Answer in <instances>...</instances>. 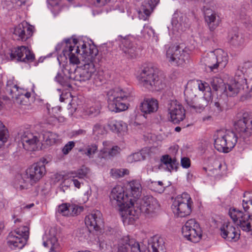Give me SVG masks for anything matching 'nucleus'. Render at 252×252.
Here are the masks:
<instances>
[{"label": "nucleus", "instance_id": "c9c22d12", "mask_svg": "<svg viewBox=\"0 0 252 252\" xmlns=\"http://www.w3.org/2000/svg\"><path fill=\"white\" fill-rule=\"evenodd\" d=\"M151 245L150 252H165L164 242L161 238H154Z\"/></svg>", "mask_w": 252, "mask_h": 252}, {"label": "nucleus", "instance_id": "680f3d73", "mask_svg": "<svg viewBox=\"0 0 252 252\" xmlns=\"http://www.w3.org/2000/svg\"><path fill=\"white\" fill-rule=\"evenodd\" d=\"M71 181L73 182L74 186L78 189L80 188L81 185L82 184V183L80 181H78L77 179H76L75 178H71Z\"/></svg>", "mask_w": 252, "mask_h": 252}, {"label": "nucleus", "instance_id": "f03ea898", "mask_svg": "<svg viewBox=\"0 0 252 252\" xmlns=\"http://www.w3.org/2000/svg\"><path fill=\"white\" fill-rule=\"evenodd\" d=\"M236 133L227 130H217L214 135V146L219 152L228 153L236 145L238 137L246 141L252 135V116L248 113L234 124Z\"/></svg>", "mask_w": 252, "mask_h": 252}, {"label": "nucleus", "instance_id": "de8ad7c7", "mask_svg": "<svg viewBox=\"0 0 252 252\" xmlns=\"http://www.w3.org/2000/svg\"><path fill=\"white\" fill-rule=\"evenodd\" d=\"M241 68L247 69V78L252 79V62H248L241 64Z\"/></svg>", "mask_w": 252, "mask_h": 252}, {"label": "nucleus", "instance_id": "58836bf2", "mask_svg": "<svg viewBox=\"0 0 252 252\" xmlns=\"http://www.w3.org/2000/svg\"><path fill=\"white\" fill-rule=\"evenodd\" d=\"M161 162L166 165L169 171H171L176 168L177 160L175 158H171L168 155H165L161 158Z\"/></svg>", "mask_w": 252, "mask_h": 252}, {"label": "nucleus", "instance_id": "ea45409f", "mask_svg": "<svg viewBox=\"0 0 252 252\" xmlns=\"http://www.w3.org/2000/svg\"><path fill=\"white\" fill-rule=\"evenodd\" d=\"M247 69L241 68V64L238 66L236 71L235 76L237 79V81L242 84H246L247 83Z\"/></svg>", "mask_w": 252, "mask_h": 252}, {"label": "nucleus", "instance_id": "09e8293b", "mask_svg": "<svg viewBox=\"0 0 252 252\" xmlns=\"http://www.w3.org/2000/svg\"><path fill=\"white\" fill-rule=\"evenodd\" d=\"M151 187L152 188V189L155 191L160 193L163 192L165 189L163 183L161 181L152 183Z\"/></svg>", "mask_w": 252, "mask_h": 252}, {"label": "nucleus", "instance_id": "cd10ccee", "mask_svg": "<svg viewBox=\"0 0 252 252\" xmlns=\"http://www.w3.org/2000/svg\"><path fill=\"white\" fill-rule=\"evenodd\" d=\"M158 101L154 98H146L141 103L140 110L144 114H151L157 111Z\"/></svg>", "mask_w": 252, "mask_h": 252}, {"label": "nucleus", "instance_id": "2f4dec72", "mask_svg": "<svg viewBox=\"0 0 252 252\" xmlns=\"http://www.w3.org/2000/svg\"><path fill=\"white\" fill-rule=\"evenodd\" d=\"M215 56L216 57V64L217 69H223L227 64L228 62V56L226 52L223 50L218 49L214 51Z\"/></svg>", "mask_w": 252, "mask_h": 252}, {"label": "nucleus", "instance_id": "393cba45", "mask_svg": "<svg viewBox=\"0 0 252 252\" xmlns=\"http://www.w3.org/2000/svg\"><path fill=\"white\" fill-rule=\"evenodd\" d=\"M224 85V92L228 96H233L237 94L241 89H244L245 87L248 88L247 84H242L237 81L236 76L233 81Z\"/></svg>", "mask_w": 252, "mask_h": 252}, {"label": "nucleus", "instance_id": "a19ab883", "mask_svg": "<svg viewBox=\"0 0 252 252\" xmlns=\"http://www.w3.org/2000/svg\"><path fill=\"white\" fill-rule=\"evenodd\" d=\"M230 42L235 46L240 47L244 45L245 39L242 33L236 32L231 37Z\"/></svg>", "mask_w": 252, "mask_h": 252}, {"label": "nucleus", "instance_id": "7c9ffc66", "mask_svg": "<svg viewBox=\"0 0 252 252\" xmlns=\"http://www.w3.org/2000/svg\"><path fill=\"white\" fill-rule=\"evenodd\" d=\"M214 51L210 52L204 55L201 60V63L205 66L208 67L212 71H215L217 70V65L216 64Z\"/></svg>", "mask_w": 252, "mask_h": 252}, {"label": "nucleus", "instance_id": "72a5a7b5", "mask_svg": "<svg viewBox=\"0 0 252 252\" xmlns=\"http://www.w3.org/2000/svg\"><path fill=\"white\" fill-rule=\"evenodd\" d=\"M89 173L90 169L85 166H82L76 170L68 172L67 176L69 178H78L79 179H83L87 178Z\"/></svg>", "mask_w": 252, "mask_h": 252}, {"label": "nucleus", "instance_id": "39448f33", "mask_svg": "<svg viewBox=\"0 0 252 252\" xmlns=\"http://www.w3.org/2000/svg\"><path fill=\"white\" fill-rule=\"evenodd\" d=\"M199 91L204 92L203 96L198 100L192 89L187 88L184 91L185 101L187 105L195 111L202 110L212 100V92L209 85L201 80L197 81Z\"/></svg>", "mask_w": 252, "mask_h": 252}, {"label": "nucleus", "instance_id": "bb28decb", "mask_svg": "<svg viewBox=\"0 0 252 252\" xmlns=\"http://www.w3.org/2000/svg\"><path fill=\"white\" fill-rule=\"evenodd\" d=\"M107 125L112 132L117 134L124 135L127 131V124L121 120L111 119L108 121Z\"/></svg>", "mask_w": 252, "mask_h": 252}, {"label": "nucleus", "instance_id": "7ed1b4c3", "mask_svg": "<svg viewBox=\"0 0 252 252\" xmlns=\"http://www.w3.org/2000/svg\"><path fill=\"white\" fill-rule=\"evenodd\" d=\"M110 199L113 206L120 208L123 222L133 223L138 218V212L132 208L134 199L132 197L127 195L123 187L116 186L112 189Z\"/></svg>", "mask_w": 252, "mask_h": 252}, {"label": "nucleus", "instance_id": "864d4df0", "mask_svg": "<svg viewBox=\"0 0 252 252\" xmlns=\"http://www.w3.org/2000/svg\"><path fill=\"white\" fill-rule=\"evenodd\" d=\"M75 146V143L73 141H69L63 148L62 151L64 155H67L69 152Z\"/></svg>", "mask_w": 252, "mask_h": 252}, {"label": "nucleus", "instance_id": "6e6d98bb", "mask_svg": "<svg viewBox=\"0 0 252 252\" xmlns=\"http://www.w3.org/2000/svg\"><path fill=\"white\" fill-rule=\"evenodd\" d=\"M10 59V53H6L4 50L0 51V62L1 63H3L9 60Z\"/></svg>", "mask_w": 252, "mask_h": 252}, {"label": "nucleus", "instance_id": "6e6552de", "mask_svg": "<svg viewBox=\"0 0 252 252\" xmlns=\"http://www.w3.org/2000/svg\"><path fill=\"white\" fill-rule=\"evenodd\" d=\"M5 90L6 94L11 96L14 103L17 107L23 108V106H28L30 104L31 93L19 88L12 81L8 80L7 82Z\"/></svg>", "mask_w": 252, "mask_h": 252}, {"label": "nucleus", "instance_id": "4d7b16f0", "mask_svg": "<svg viewBox=\"0 0 252 252\" xmlns=\"http://www.w3.org/2000/svg\"><path fill=\"white\" fill-rule=\"evenodd\" d=\"M252 205V199L251 198H246L243 200V207L245 211H248L249 208V205Z\"/></svg>", "mask_w": 252, "mask_h": 252}, {"label": "nucleus", "instance_id": "4be33fe9", "mask_svg": "<svg viewBox=\"0 0 252 252\" xmlns=\"http://www.w3.org/2000/svg\"><path fill=\"white\" fill-rule=\"evenodd\" d=\"M85 222L90 231L97 230L102 223L101 213L98 210L93 211L86 217Z\"/></svg>", "mask_w": 252, "mask_h": 252}, {"label": "nucleus", "instance_id": "f257e3e1", "mask_svg": "<svg viewBox=\"0 0 252 252\" xmlns=\"http://www.w3.org/2000/svg\"><path fill=\"white\" fill-rule=\"evenodd\" d=\"M64 41L63 56L68 58L72 64H78L81 61L84 63L72 71L73 80L80 82L89 80L96 72L94 65L98 61V51L96 47L91 41L81 39L68 38Z\"/></svg>", "mask_w": 252, "mask_h": 252}, {"label": "nucleus", "instance_id": "2eb2a0df", "mask_svg": "<svg viewBox=\"0 0 252 252\" xmlns=\"http://www.w3.org/2000/svg\"><path fill=\"white\" fill-rule=\"evenodd\" d=\"M23 148L27 151H35L41 149V143L37 134H34L30 130L21 132L19 134Z\"/></svg>", "mask_w": 252, "mask_h": 252}, {"label": "nucleus", "instance_id": "412c9836", "mask_svg": "<svg viewBox=\"0 0 252 252\" xmlns=\"http://www.w3.org/2000/svg\"><path fill=\"white\" fill-rule=\"evenodd\" d=\"M33 32V27L23 22L15 28L13 34L17 40L26 41L32 35Z\"/></svg>", "mask_w": 252, "mask_h": 252}, {"label": "nucleus", "instance_id": "5701e85b", "mask_svg": "<svg viewBox=\"0 0 252 252\" xmlns=\"http://www.w3.org/2000/svg\"><path fill=\"white\" fill-rule=\"evenodd\" d=\"M117 40L120 42V47L126 56L131 58H134L137 56L136 47L128 38L119 35Z\"/></svg>", "mask_w": 252, "mask_h": 252}, {"label": "nucleus", "instance_id": "9d476101", "mask_svg": "<svg viewBox=\"0 0 252 252\" xmlns=\"http://www.w3.org/2000/svg\"><path fill=\"white\" fill-rule=\"evenodd\" d=\"M192 201L189 195L183 193L178 195L174 200L171 208L175 215L179 217H185L191 212Z\"/></svg>", "mask_w": 252, "mask_h": 252}, {"label": "nucleus", "instance_id": "e433bc0d", "mask_svg": "<svg viewBox=\"0 0 252 252\" xmlns=\"http://www.w3.org/2000/svg\"><path fill=\"white\" fill-rule=\"evenodd\" d=\"M158 1L159 0H144L141 8L140 12H143L146 16H149Z\"/></svg>", "mask_w": 252, "mask_h": 252}, {"label": "nucleus", "instance_id": "f8f14e48", "mask_svg": "<svg viewBox=\"0 0 252 252\" xmlns=\"http://www.w3.org/2000/svg\"><path fill=\"white\" fill-rule=\"evenodd\" d=\"M182 231L184 237L193 243L199 242L202 237L201 228L194 219L188 220L182 227Z\"/></svg>", "mask_w": 252, "mask_h": 252}, {"label": "nucleus", "instance_id": "aec40b11", "mask_svg": "<svg viewBox=\"0 0 252 252\" xmlns=\"http://www.w3.org/2000/svg\"><path fill=\"white\" fill-rule=\"evenodd\" d=\"M205 22L210 31L215 30L221 23L220 18L216 11L213 10L210 7L203 6Z\"/></svg>", "mask_w": 252, "mask_h": 252}, {"label": "nucleus", "instance_id": "37998d69", "mask_svg": "<svg viewBox=\"0 0 252 252\" xmlns=\"http://www.w3.org/2000/svg\"><path fill=\"white\" fill-rule=\"evenodd\" d=\"M8 131L3 124L0 121V148L7 141Z\"/></svg>", "mask_w": 252, "mask_h": 252}, {"label": "nucleus", "instance_id": "ddd939ff", "mask_svg": "<svg viewBox=\"0 0 252 252\" xmlns=\"http://www.w3.org/2000/svg\"><path fill=\"white\" fill-rule=\"evenodd\" d=\"M187 57L188 54L179 46H170L166 52V61L172 65H182Z\"/></svg>", "mask_w": 252, "mask_h": 252}, {"label": "nucleus", "instance_id": "603ef678", "mask_svg": "<svg viewBox=\"0 0 252 252\" xmlns=\"http://www.w3.org/2000/svg\"><path fill=\"white\" fill-rule=\"evenodd\" d=\"M97 150V146L96 144L89 145L86 148L85 154L89 158H92L93 156Z\"/></svg>", "mask_w": 252, "mask_h": 252}, {"label": "nucleus", "instance_id": "1a4fd4ad", "mask_svg": "<svg viewBox=\"0 0 252 252\" xmlns=\"http://www.w3.org/2000/svg\"><path fill=\"white\" fill-rule=\"evenodd\" d=\"M30 228L20 226L11 232L7 238V244L12 249H21L27 244L29 238Z\"/></svg>", "mask_w": 252, "mask_h": 252}, {"label": "nucleus", "instance_id": "6ab92c4d", "mask_svg": "<svg viewBox=\"0 0 252 252\" xmlns=\"http://www.w3.org/2000/svg\"><path fill=\"white\" fill-rule=\"evenodd\" d=\"M129 249L131 252H144V248L141 247L135 239L129 236H124L119 241L118 252H127Z\"/></svg>", "mask_w": 252, "mask_h": 252}, {"label": "nucleus", "instance_id": "4468645a", "mask_svg": "<svg viewBox=\"0 0 252 252\" xmlns=\"http://www.w3.org/2000/svg\"><path fill=\"white\" fill-rule=\"evenodd\" d=\"M140 211L148 217H152L158 211L159 205L156 199L152 196H144L136 203Z\"/></svg>", "mask_w": 252, "mask_h": 252}, {"label": "nucleus", "instance_id": "a18cd8bd", "mask_svg": "<svg viewBox=\"0 0 252 252\" xmlns=\"http://www.w3.org/2000/svg\"><path fill=\"white\" fill-rule=\"evenodd\" d=\"M100 106L99 104H95L86 110V113L89 116H95L100 113Z\"/></svg>", "mask_w": 252, "mask_h": 252}, {"label": "nucleus", "instance_id": "13d9d810", "mask_svg": "<svg viewBox=\"0 0 252 252\" xmlns=\"http://www.w3.org/2000/svg\"><path fill=\"white\" fill-rule=\"evenodd\" d=\"M181 163L183 167L188 168L190 165V159L188 158H183L181 159Z\"/></svg>", "mask_w": 252, "mask_h": 252}, {"label": "nucleus", "instance_id": "c756f323", "mask_svg": "<svg viewBox=\"0 0 252 252\" xmlns=\"http://www.w3.org/2000/svg\"><path fill=\"white\" fill-rule=\"evenodd\" d=\"M226 165L224 163H220L218 168L210 169L208 172L206 167H203V170L209 176H213L216 179H220L226 175Z\"/></svg>", "mask_w": 252, "mask_h": 252}, {"label": "nucleus", "instance_id": "a878e982", "mask_svg": "<svg viewBox=\"0 0 252 252\" xmlns=\"http://www.w3.org/2000/svg\"><path fill=\"white\" fill-rule=\"evenodd\" d=\"M59 136L56 133L49 131H44L39 136L41 143V149L55 144L58 140Z\"/></svg>", "mask_w": 252, "mask_h": 252}, {"label": "nucleus", "instance_id": "e2e57ef3", "mask_svg": "<svg viewBox=\"0 0 252 252\" xmlns=\"http://www.w3.org/2000/svg\"><path fill=\"white\" fill-rule=\"evenodd\" d=\"M92 2L96 5H103L106 2L107 0H91Z\"/></svg>", "mask_w": 252, "mask_h": 252}, {"label": "nucleus", "instance_id": "bf43d9fd", "mask_svg": "<svg viewBox=\"0 0 252 252\" xmlns=\"http://www.w3.org/2000/svg\"><path fill=\"white\" fill-rule=\"evenodd\" d=\"M48 3L52 7H55L61 4L62 0H47Z\"/></svg>", "mask_w": 252, "mask_h": 252}, {"label": "nucleus", "instance_id": "a211bd4d", "mask_svg": "<svg viewBox=\"0 0 252 252\" xmlns=\"http://www.w3.org/2000/svg\"><path fill=\"white\" fill-rule=\"evenodd\" d=\"M35 59L34 54L28 47L21 46L15 48L10 53V60L16 59L18 61L31 63Z\"/></svg>", "mask_w": 252, "mask_h": 252}, {"label": "nucleus", "instance_id": "f3484780", "mask_svg": "<svg viewBox=\"0 0 252 252\" xmlns=\"http://www.w3.org/2000/svg\"><path fill=\"white\" fill-rule=\"evenodd\" d=\"M168 114L170 121L178 124L185 117V110L183 106L176 100L171 101L168 104Z\"/></svg>", "mask_w": 252, "mask_h": 252}, {"label": "nucleus", "instance_id": "b1692460", "mask_svg": "<svg viewBox=\"0 0 252 252\" xmlns=\"http://www.w3.org/2000/svg\"><path fill=\"white\" fill-rule=\"evenodd\" d=\"M103 148L100 151L98 157L100 158H108L117 156L121 149L118 146H113L109 141L103 142Z\"/></svg>", "mask_w": 252, "mask_h": 252}, {"label": "nucleus", "instance_id": "423d86ee", "mask_svg": "<svg viewBox=\"0 0 252 252\" xmlns=\"http://www.w3.org/2000/svg\"><path fill=\"white\" fill-rule=\"evenodd\" d=\"M137 79L141 87L149 91H159L165 86L155 68L150 66L144 67L139 73Z\"/></svg>", "mask_w": 252, "mask_h": 252}, {"label": "nucleus", "instance_id": "69168bd1", "mask_svg": "<svg viewBox=\"0 0 252 252\" xmlns=\"http://www.w3.org/2000/svg\"><path fill=\"white\" fill-rule=\"evenodd\" d=\"M27 0H12L13 2H15L18 6H21L22 5L25 4Z\"/></svg>", "mask_w": 252, "mask_h": 252}, {"label": "nucleus", "instance_id": "c85d7f7f", "mask_svg": "<svg viewBox=\"0 0 252 252\" xmlns=\"http://www.w3.org/2000/svg\"><path fill=\"white\" fill-rule=\"evenodd\" d=\"M71 68H68L67 66L63 70V76H62L60 74H58L55 77V80L62 86L66 87H70V80H73V78L72 77L73 72L71 70Z\"/></svg>", "mask_w": 252, "mask_h": 252}, {"label": "nucleus", "instance_id": "f704fd0d", "mask_svg": "<svg viewBox=\"0 0 252 252\" xmlns=\"http://www.w3.org/2000/svg\"><path fill=\"white\" fill-rule=\"evenodd\" d=\"M129 188L131 194V197L134 199V203L136 201V199L140 195L142 190L141 185L140 182L137 180H133L128 183Z\"/></svg>", "mask_w": 252, "mask_h": 252}, {"label": "nucleus", "instance_id": "c03bdc74", "mask_svg": "<svg viewBox=\"0 0 252 252\" xmlns=\"http://www.w3.org/2000/svg\"><path fill=\"white\" fill-rule=\"evenodd\" d=\"M110 174L113 178L117 179L128 174L129 171L126 169H112Z\"/></svg>", "mask_w": 252, "mask_h": 252}, {"label": "nucleus", "instance_id": "774afa93", "mask_svg": "<svg viewBox=\"0 0 252 252\" xmlns=\"http://www.w3.org/2000/svg\"><path fill=\"white\" fill-rule=\"evenodd\" d=\"M34 205V204L33 203H31L30 204L24 206L22 208L23 209H30L31 208H32V207H33Z\"/></svg>", "mask_w": 252, "mask_h": 252}, {"label": "nucleus", "instance_id": "338daca9", "mask_svg": "<svg viewBox=\"0 0 252 252\" xmlns=\"http://www.w3.org/2000/svg\"><path fill=\"white\" fill-rule=\"evenodd\" d=\"M170 151L172 153L173 155H176L178 151V146L177 145L173 146L170 148Z\"/></svg>", "mask_w": 252, "mask_h": 252}, {"label": "nucleus", "instance_id": "4c0bfd02", "mask_svg": "<svg viewBox=\"0 0 252 252\" xmlns=\"http://www.w3.org/2000/svg\"><path fill=\"white\" fill-rule=\"evenodd\" d=\"M186 22V17L181 15L179 16L178 13H174L173 15L172 24L175 29H177L178 31H183L184 29L183 26H185L184 22Z\"/></svg>", "mask_w": 252, "mask_h": 252}, {"label": "nucleus", "instance_id": "3c124183", "mask_svg": "<svg viewBox=\"0 0 252 252\" xmlns=\"http://www.w3.org/2000/svg\"><path fill=\"white\" fill-rule=\"evenodd\" d=\"M69 211L70 214V216H73L80 213L83 211V207H79L75 204H70Z\"/></svg>", "mask_w": 252, "mask_h": 252}, {"label": "nucleus", "instance_id": "20e7f679", "mask_svg": "<svg viewBox=\"0 0 252 252\" xmlns=\"http://www.w3.org/2000/svg\"><path fill=\"white\" fill-rule=\"evenodd\" d=\"M46 159L43 160L42 163L37 162L28 168L23 173L16 176L13 186L19 190L28 189L38 183L46 174V170L44 163Z\"/></svg>", "mask_w": 252, "mask_h": 252}, {"label": "nucleus", "instance_id": "dca6fc26", "mask_svg": "<svg viewBox=\"0 0 252 252\" xmlns=\"http://www.w3.org/2000/svg\"><path fill=\"white\" fill-rule=\"evenodd\" d=\"M220 235L227 241L236 242L240 239V231L231 222L227 221L220 227Z\"/></svg>", "mask_w": 252, "mask_h": 252}, {"label": "nucleus", "instance_id": "0eeeda50", "mask_svg": "<svg viewBox=\"0 0 252 252\" xmlns=\"http://www.w3.org/2000/svg\"><path fill=\"white\" fill-rule=\"evenodd\" d=\"M107 97L108 107L111 112H119L127 109V105L124 101L130 97L128 91L116 88L108 92Z\"/></svg>", "mask_w": 252, "mask_h": 252}, {"label": "nucleus", "instance_id": "0e129e2a", "mask_svg": "<svg viewBox=\"0 0 252 252\" xmlns=\"http://www.w3.org/2000/svg\"><path fill=\"white\" fill-rule=\"evenodd\" d=\"M200 2H202L204 5L210 7L213 2V0H198Z\"/></svg>", "mask_w": 252, "mask_h": 252}, {"label": "nucleus", "instance_id": "49530a36", "mask_svg": "<svg viewBox=\"0 0 252 252\" xmlns=\"http://www.w3.org/2000/svg\"><path fill=\"white\" fill-rule=\"evenodd\" d=\"M69 204L63 203L59 206L58 211L63 216L69 217L70 216L69 211Z\"/></svg>", "mask_w": 252, "mask_h": 252}, {"label": "nucleus", "instance_id": "5fc2aeb1", "mask_svg": "<svg viewBox=\"0 0 252 252\" xmlns=\"http://www.w3.org/2000/svg\"><path fill=\"white\" fill-rule=\"evenodd\" d=\"M94 133L96 135H102L105 133L104 127L100 124H96L93 128Z\"/></svg>", "mask_w": 252, "mask_h": 252}, {"label": "nucleus", "instance_id": "8fccbe9b", "mask_svg": "<svg viewBox=\"0 0 252 252\" xmlns=\"http://www.w3.org/2000/svg\"><path fill=\"white\" fill-rule=\"evenodd\" d=\"M223 84V80L218 77H216L213 79L211 81V86L213 90L217 91L219 90Z\"/></svg>", "mask_w": 252, "mask_h": 252}, {"label": "nucleus", "instance_id": "473e14b6", "mask_svg": "<svg viewBox=\"0 0 252 252\" xmlns=\"http://www.w3.org/2000/svg\"><path fill=\"white\" fill-rule=\"evenodd\" d=\"M150 150L148 148L143 149L139 152L135 153L128 156L127 161L129 163H132L145 159L149 156Z\"/></svg>", "mask_w": 252, "mask_h": 252}, {"label": "nucleus", "instance_id": "79ce46f5", "mask_svg": "<svg viewBox=\"0 0 252 252\" xmlns=\"http://www.w3.org/2000/svg\"><path fill=\"white\" fill-rule=\"evenodd\" d=\"M43 245L45 247H50L49 252L55 251L59 246L57 238L55 236L51 237L47 241L43 242Z\"/></svg>", "mask_w": 252, "mask_h": 252}, {"label": "nucleus", "instance_id": "9b49d317", "mask_svg": "<svg viewBox=\"0 0 252 252\" xmlns=\"http://www.w3.org/2000/svg\"><path fill=\"white\" fill-rule=\"evenodd\" d=\"M228 214L233 222L239 225L242 230L252 231V219L250 218L249 214H244L235 208H230Z\"/></svg>", "mask_w": 252, "mask_h": 252}, {"label": "nucleus", "instance_id": "052dcab7", "mask_svg": "<svg viewBox=\"0 0 252 252\" xmlns=\"http://www.w3.org/2000/svg\"><path fill=\"white\" fill-rule=\"evenodd\" d=\"M143 33L147 32V33L151 35V34H154V30L150 27L149 26H144V29L142 31Z\"/></svg>", "mask_w": 252, "mask_h": 252}]
</instances>
